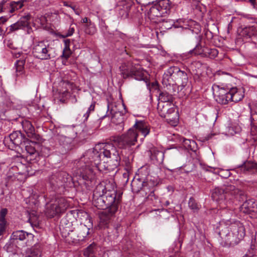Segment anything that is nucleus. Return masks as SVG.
<instances>
[{
    "label": "nucleus",
    "mask_w": 257,
    "mask_h": 257,
    "mask_svg": "<svg viewBox=\"0 0 257 257\" xmlns=\"http://www.w3.org/2000/svg\"><path fill=\"white\" fill-rule=\"evenodd\" d=\"M114 143H101L86 151L76 163L77 173L83 180L92 181L95 170L102 172L117 168L121 157Z\"/></svg>",
    "instance_id": "1"
},
{
    "label": "nucleus",
    "mask_w": 257,
    "mask_h": 257,
    "mask_svg": "<svg viewBox=\"0 0 257 257\" xmlns=\"http://www.w3.org/2000/svg\"><path fill=\"white\" fill-rule=\"evenodd\" d=\"M233 211L223 210V217L219 226L218 234L221 238L220 244L223 246H229L238 242L245 235V228L239 221L231 218Z\"/></svg>",
    "instance_id": "2"
},
{
    "label": "nucleus",
    "mask_w": 257,
    "mask_h": 257,
    "mask_svg": "<svg viewBox=\"0 0 257 257\" xmlns=\"http://www.w3.org/2000/svg\"><path fill=\"white\" fill-rule=\"evenodd\" d=\"M149 126L144 121L136 120L132 127L120 136L113 137L111 142L119 149H126L136 145L140 136L143 140L150 133Z\"/></svg>",
    "instance_id": "3"
},
{
    "label": "nucleus",
    "mask_w": 257,
    "mask_h": 257,
    "mask_svg": "<svg viewBox=\"0 0 257 257\" xmlns=\"http://www.w3.org/2000/svg\"><path fill=\"white\" fill-rule=\"evenodd\" d=\"M122 193L115 190H106L102 183L98 184L93 191V203L99 209L105 210L113 205H119Z\"/></svg>",
    "instance_id": "4"
},
{
    "label": "nucleus",
    "mask_w": 257,
    "mask_h": 257,
    "mask_svg": "<svg viewBox=\"0 0 257 257\" xmlns=\"http://www.w3.org/2000/svg\"><path fill=\"white\" fill-rule=\"evenodd\" d=\"M188 80L187 73L176 66H172L169 68L164 73L162 83L166 86L174 85L177 83L182 84H185Z\"/></svg>",
    "instance_id": "5"
},
{
    "label": "nucleus",
    "mask_w": 257,
    "mask_h": 257,
    "mask_svg": "<svg viewBox=\"0 0 257 257\" xmlns=\"http://www.w3.org/2000/svg\"><path fill=\"white\" fill-rule=\"evenodd\" d=\"M60 229L63 235H69L70 232L75 231L77 234V239L79 241L84 240L89 234V228L85 225L80 224L76 229L73 227L72 222L67 221L66 218L61 219L60 225Z\"/></svg>",
    "instance_id": "6"
},
{
    "label": "nucleus",
    "mask_w": 257,
    "mask_h": 257,
    "mask_svg": "<svg viewBox=\"0 0 257 257\" xmlns=\"http://www.w3.org/2000/svg\"><path fill=\"white\" fill-rule=\"evenodd\" d=\"M148 12L149 18L156 22L158 18L164 17L170 9V0H155Z\"/></svg>",
    "instance_id": "7"
},
{
    "label": "nucleus",
    "mask_w": 257,
    "mask_h": 257,
    "mask_svg": "<svg viewBox=\"0 0 257 257\" xmlns=\"http://www.w3.org/2000/svg\"><path fill=\"white\" fill-rule=\"evenodd\" d=\"M53 48L47 41H40L34 44L32 53L34 56L42 60H49L52 57Z\"/></svg>",
    "instance_id": "8"
},
{
    "label": "nucleus",
    "mask_w": 257,
    "mask_h": 257,
    "mask_svg": "<svg viewBox=\"0 0 257 257\" xmlns=\"http://www.w3.org/2000/svg\"><path fill=\"white\" fill-rule=\"evenodd\" d=\"M68 206L65 198L58 197L46 204L45 213L48 217L52 218L64 212Z\"/></svg>",
    "instance_id": "9"
},
{
    "label": "nucleus",
    "mask_w": 257,
    "mask_h": 257,
    "mask_svg": "<svg viewBox=\"0 0 257 257\" xmlns=\"http://www.w3.org/2000/svg\"><path fill=\"white\" fill-rule=\"evenodd\" d=\"M230 193L231 195L239 194L243 195V192L237 189H235L234 186H229L227 187H216L212 192V197L214 200L219 201L225 198V194Z\"/></svg>",
    "instance_id": "10"
},
{
    "label": "nucleus",
    "mask_w": 257,
    "mask_h": 257,
    "mask_svg": "<svg viewBox=\"0 0 257 257\" xmlns=\"http://www.w3.org/2000/svg\"><path fill=\"white\" fill-rule=\"evenodd\" d=\"M27 140L24 135L22 134L20 131H15L7 138H5L4 143L6 144L10 142L11 144L9 145V148L13 150L16 147L21 148Z\"/></svg>",
    "instance_id": "11"
},
{
    "label": "nucleus",
    "mask_w": 257,
    "mask_h": 257,
    "mask_svg": "<svg viewBox=\"0 0 257 257\" xmlns=\"http://www.w3.org/2000/svg\"><path fill=\"white\" fill-rule=\"evenodd\" d=\"M118 206L119 205H113L110 208L103 210L99 213L100 223L102 225H107L110 222L117 211Z\"/></svg>",
    "instance_id": "12"
},
{
    "label": "nucleus",
    "mask_w": 257,
    "mask_h": 257,
    "mask_svg": "<svg viewBox=\"0 0 257 257\" xmlns=\"http://www.w3.org/2000/svg\"><path fill=\"white\" fill-rule=\"evenodd\" d=\"M216 87L217 90L216 91L214 95L218 103L226 104L229 101H231L229 88L220 87L218 85L216 86Z\"/></svg>",
    "instance_id": "13"
},
{
    "label": "nucleus",
    "mask_w": 257,
    "mask_h": 257,
    "mask_svg": "<svg viewBox=\"0 0 257 257\" xmlns=\"http://www.w3.org/2000/svg\"><path fill=\"white\" fill-rule=\"evenodd\" d=\"M132 189L136 192H144L146 195L154 192L152 184L151 182H141V181H134L132 183Z\"/></svg>",
    "instance_id": "14"
},
{
    "label": "nucleus",
    "mask_w": 257,
    "mask_h": 257,
    "mask_svg": "<svg viewBox=\"0 0 257 257\" xmlns=\"http://www.w3.org/2000/svg\"><path fill=\"white\" fill-rule=\"evenodd\" d=\"M71 180V177L66 172H58L49 177L50 183L53 185H61Z\"/></svg>",
    "instance_id": "15"
},
{
    "label": "nucleus",
    "mask_w": 257,
    "mask_h": 257,
    "mask_svg": "<svg viewBox=\"0 0 257 257\" xmlns=\"http://www.w3.org/2000/svg\"><path fill=\"white\" fill-rule=\"evenodd\" d=\"M34 235L32 233H29L23 230H17L14 231L11 236V239L14 241V243L17 244L19 241L23 242L27 238H33ZM26 245V242H22L20 245L22 246H25Z\"/></svg>",
    "instance_id": "16"
},
{
    "label": "nucleus",
    "mask_w": 257,
    "mask_h": 257,
    "mask_svg": "<svg viewBox=\"0 0 257 257\" xmlns=\"http://www.w3.org/2000/svg\"><path fill=\"white\" fill-rule=\"evenodd\" d=\"M30 18V16L29 15H27L21 18L17 22L10 26L9 28L8 29L9 30L8 33H12L14 31L24 29L25 28L28 29L29 27Z\"/></svg>",
    "instance_id": "17"
},
{
    "label": "nucleus",
    "mask_w": 257,
    "mask_h": 257,
    "mask_svg": "<svg viewBox=\"0 0 257 257\" xmlns=\"http://www.w3.org/2000/svg\"><path fill=\"white\" fill-rule=\"evenodd\" d=\"M136 65V64H134L131 62H124L121 64L119 67V70L122 77L124 79L131 78Z\"/></svg>",
    "instance_id": "18"
},
{
    "label": "nucleus",
    "mask_w": 257,
    "mask_h": 257,
    "mask_svg": "<svg viewBox=\"0 0 257 257\" xmlns=\"http://www.w3.org/2000/svg\"><path fill=\"white\" fill-rule=\"evenodd\" d=\"M22 125L23 130L27 134L28 137L36 140H39L40 136L36 134L35 128L30 121L24 120L22 121Z\"/></svg>",
    "instance_id": "19"
},
{
    "label": "nucleus",
    "mask_w": 257,
    "mask_h": 257,
    "mask_svg": "<svg viewBox=\"0 0 257 257\" xmlns=\"http://www.w3.org/2000/svg\"><path fill=\"white\" fill-rule=\"evenodd\" d=\"M36 145V143L35 142L30 141L27 139L21 147L22 149L25 148L27 153L29 154L30 156L32 157V158H30V159H35L38 156V152L36 151L35 147Z\"/></svg>",
    "instance_id": "20"
},
{
    "label": "nucleus",
    "mask_w": 257,
    "mask_h": 257,
    "mask_svg": "<svg viewBox=\"0 0 257 257\" xmlns=\"http://www.w3.org/2000/svg\"><path fill=\"white\" fill-rule=\"evenodd\" d=\"M157 109L160 115L164 118H167L168 115L175 111L174 108L171 107V104L168 103H163L159 102Z\"/></svg>",
    "instance_id": "21"
},
{
    "label": "nucleus",
    "mask_w": 257,
    "mask_h": 257,
    "mask_svg": "<svg viewBox=\"0 0 257 257\" xmlns=\"http://www.w3.org/2000/svg\"><path fill=\"white\" fill-rule=\"evenodd\" d=\"M131 78L140 81L143 80L146 82L148 80L147 72L138 65H136Z\"/></svg>",
    "instance_id": "22"
},
{
    "label": "nucleus",
    "mask_w": 257,
    "mask_h": 257,
    "mask_svg": "<svg viewBox=\"0 0 257 257\" xmlns=\"http://www.w3.org/2000/svg\"><path fill=\"white\" fill-rule=\"evenodd\" d=\"M41 252V245L40 243H36L26 250L24 257H40Z\"/></svg>",
    "instance_id": "23"
},
{
    "label": "nucleus",
    "mask_w": 257,
    "mask_h": 257,
    "mask_svg": "<svg viewBox=\"0 0 257 257\" xmlns=\"http://www.w3.org/2000/svg\"><path fill=\"white\" fill-rule=\"evenodd\" d=\"M230 94V99L231 101L237 102L241 100L244 97V92L242 89H237L236 87L229 88Z\"/></svg>",
    "instance_id": "24"
},
{
    "label": "nucleus",
    "mask_w": 257,
    "mask_h": 257,
    "mask_svg": "<svg viewBox=\"0 0 257 257\" xmlns=\"http://www.w3.org/2000/svg\"><path fill=\"white\" fill-rule=\"evenodd\" d=\"M150 158L154 163L161 164L163 162L164 158V153L163 151L158 150L156 148H152L150 150Z\"/></svg>",
    "instance_id": "25"
},
{
    "label": "nucleus",
    "mask_w": 257,
    "mask_h": 257,
    "mask_svg": "<svg viewBox=\"0 0 257 257\" xmlns=\"http://www.w3.org/2000/svg\"><path fill=\"white\" fill-rule=\"evenodd\" d=\"M26 63V58L23 57L19 60H18L15 63V67L17 72V76H20L23 74L24 66Z\"/></svg>",
    "instance_id": "26"
},
{
    "label": "nucleus",
    "mask_w": 257,
    "mask_h": 257,
    "mask_svg": "<svg viewBox=\"0 0 257 257\" xmlns=\"http://www.w3.org/2000/svg\"><path fill=\"white\" fill-rule=\"evenodd\" d=\"M218 51L216 49L204 47V55L203 57L214 59L218 55Z\"/></svg>",
    "instance_id": "27"
},
{
    "label": "nucleus",
    "mask_w": 257,
    "mask_h": 257,
    "mask_svg": "<svg viewBox=\"0 0 257 257\" xmlns=\"http://www.w3.org/2000/svg\"><path fill=\"white\" fill-rule=\"evenodd\" d=\"M17 244L16 243H14V241L10 238V241L6 244L4 248L8 252L15 254L17 252V248L20 247L17 246Z\"/></svg>",
    "instance_id": "28"
},
{
    "label": "nucleus",
    "mask_w": 257,
    "mask_h": 257,
    "mask_svg": "<svg viewBox=\"0 0 257 257\" xmlns=\"http://www.w3.org/2000/svg\"><path fill=\"white\" fill-rule=\"evenodd\" d=\"M26 0H21L18 2H12L10 4L9 12L13 13L16 11L21 9L24 6V3Z\"/></svg>",
    "instance_id": "29"
},
{
    "label": "nucleus",
    "mask_w": 257,
    "mask_h": 257,
    "mask_svg": "<svg viewBox=\"0 0 257 257\" xmlns=\"http://www.w3.org/2000/svg\"><path fill=\"white\" fill-rule=\"evenodd\" d=\"M254 163L251 161H246L244 162L242 165L238 166V168L240 171L244 173L247 171L254 172Z\"/></svg>",
    "instance_id": "30"
},
{
    "label": "nucleus",
    "mask_w": 257,
    "mask_h": 257,
    "mask_svg": "<svg viewBox=\"0 0 257 257\" xmlns=\"http://www.w3.org/2000/svg\"><path fill=\"white\" fill-rule=\"evenodd\" d=\"M179 25H176V26L177 27H181V28H182L183 29H185V30L188 29V30L191 31L192 32H194V30L192 29V26L193 25L196 26V29L198 30H199V28H200L199 25L198 23H197L194 21H190L189 22V24L187 25L188 27H186V26H187L186 25H185V24H184L183 25H181V23H184V22L183 20H179Z\"/></svg>",
    "instance_id": "31"
},
{
    "label": "nucleus",
    "mask_w": 257,
    "mask_h": 257,
    "mask_svg": "<svg viewBox=\"0 0 257 257\" xmlns=\"http://www.w3.org/2000/svg\"><path fill=\"white\" fill-rule=\"evenodd\" d=\"M160 102L165 103V102H170L173 101V96L167 92H162L159 95Z\"/></svg>",
    "instance_id": "32"
},
{
    "label": "nucleus",
    "mask_w": 257,
    "mask_h": 257,
    "mask_svg": "<svg viewBox=\"0 0 257 257\" xmlns=\"http://www.w3.org/2000/svg\"><path fill=\"white\" fill-rule=\"evenodd\" d=\"M180 141L182 142L183 147L187 150H192L196 144L195 141L189 139H186L184 138H181Z\"/></svg>",
    "instance_id": "33"
},
{
    "label": "nucleus",
    "mask_w": 257,
    "mask_h": 257,
    "mask_svg": "<svg viewBox=\"0 0 257 257\" xmlns=\"http://www.w3.org/2000/svg\"><path fill=\"white\" fill-rule=\"evenodd\" d=\"M191 55H200L203 57L204 55V47H202L199 44L189 52Z\"/></svg>",
    "instance_id": "34"
},
{
    "label": "nucleus",
    "mask_w": 257,
    "mask_h": 257,
    "mask_svg": "<svg viewBox=\"0 0 257 257\" xmlns=\"http://www.w3.org/2000/svg\"><path fill=\"white\" fill-rule=\"evenodd\" d=\"M96 31L95 25L90 21L85 25L84 32L86 34L92 35L95 33Z\"/></svg>",
    "instance_id": "35"
},
{
    "label": "nucleus",
    "mask_w": 257,
    "mask_h": 257,
    "mask_svg": "<svg viewBox=\"0 0 257 257\" xmlns=\"http://www.w3.org/2000/svg\"><path fill=\"white\" fill-rule=\"evenodd\" d=\"M256 32L257 31L256 28L253 26H251L244 28L242 33L243 35L250 38L251 37L255 35Z\"/></svg>",
    "instance_id": "36"
},
{
    "label": "nucleus",
    "mask_w": 257,
    "mask_h": 257,
    "mask_svg": "<svg viewBox=\"0 0 257 257\" xmlns=\"http://www.w3.org/2000/svg\"><path fill=\"white\" fill-rule=\"evenodd\" d=\"M95 250V245L91 244L88 246L84 251V255L85 257H94Z\"/></svg>",
    "instance_id": "37"
},
{
    "label": "nucleus",
    "mask_w": 257,
    "mask_h": 257,
    "mask_svg": "<svg viewBox=\"0 0 257 257\" xmlns=\"http://www.w3.org/2000/svg\"><path fill=\"white\" fill-rule=\"evenodd\" d=\"M188 206L189 208L194 211H196L199 209V207L194 199L191 197L188 202Z\"/></svg>",
    "instance_id": "38"
},
{
    "label": "nucleus",
    "mask_w": 257,
    "mask_h": 257,
    "mask_svg": "<svg viewBox=\"0 0 257 257\" xmlns=\"http://www.w3.org/2000/svg\"><path fill=\"white\" fill-rule=\"evenodd\" d=\"M95 102L93 101L89 107L87 112L86 113L84 114V117H85V119H87L88 117L89 116V114L91 112L93 111L95 108Z\"/></svg>",
    "instance_id": "39"
},
{
    "label": "nucleus",
    "mask_w": 257,
    "mask_h": 257,
    "mask_svg": "<svg viewBox=\"0 0 257 257\" xmlns=\"http://www.w3.org/2000/svg\"><path fill=\"white\" fill-rule=\"evenodd\" d=\"M71 53L72 52L70 48H64L61 57L65 58L67 60L68 58L70 57Z\"/></svg>",
    "instance_id": "40"
},
{
    "label": "nucleus",
    "mask_w": 257,
    "mask_h": 257,
    "mask_svg": "<svg viewBox=\"0 0 257 257\" xmlns=\"http://www.w3.org/2000/svg\"><path fill=\"white\" fill-rule=\"evenodd\" d=\"M8 213V210L6 208H3L0 211V222H6L5 217Z\"/></svg>",
    "instance_id": "41"
},
{
    "label": "nucleus",
    "mask_w": 257,
    "mask_h": 257,
    "mask_svg": "<svg viewBox=\"0 0 257 257\" xmlns=\"http://www.w3.org/2000/svg\"><path fill=\"white\" fill-rule=\"evenodd\" d=\"M63 139H65V145L70 144L72 142L73 138L64 136L62 135L59 137V141H63Z\"/></svg>",
    "instance_id": "42"
},
{
    "label": "nucleus",
    "mask_w": 257,
    "mask_h": 257,
    "mask_svg": "<svg viewBox=\"0 0 257 257\" xmlns=\"http://www.w3.org/2000/svg\"><path fill=\"white\" fill-rule=\"evenodd\" d=\"M74 31H75V28L74 27H72L71 26H70V28H69V29L68 30V32L66 34L62 35V37L65 38L66 37L71 36L73 34V33H74Z\"/></svg>",
    "instance_id": "43"
},
{
    "label": "nucleus",
    "mask_w": 257,
    "mask_h": 257,
    "mask_svg": "<svg viewBox=\"0 0 257 257\" xmlns=\"http://www.w3.org/2000/svg\"><path fill=\"white\" fill-rule=\"evenodd\" d=\"M122 162L124 163V165L125 166V169L127 170H129L131 169V161L130 160L126 157H125L123 160Z\"/></svg>",
    "instance_id": "44"
},
{
    "label": "nucleus",
    "mask_w": 257,
    "mask_h": 257,
    "mask_svg": "<svg viewBox=\"0 0 257 257\" xmlns=\"http://www.w3.org/2000/svg\"><path fill=\"white\" fill-rule=\"evenodd\" d=\"M6 222H1L0 223V235H2L6 231Z\"/></svg>",
    "instance_id": "45"
},
{
    "label": "nucleus",
    "mask_w": 257,
    "mask_h": 257,
    "mask_svg": "<svg viewBox=\"0 0 257 257\" xmlns=\"http://www.w3.org/2000/svg\"><path fill=\"white\" fill-rule=\"evenodd\" d=\"M224 173V172H223V171H220V175L221 177H223V178H227V177H229V176H230V172H229V171L227 170V171H226L224 172V173Z\"/></svg>",
    "instance_id": "46"
},
{
    "label": "nucleus",
    "mask_w": 257,
    "mask_h": 257,
    "mask_svg": "<svg viewBox=\"0 0 257 257\" xmlns=\"http://www.w3.org/2000/svg\"><path fill=\"white\" fill-rule=\"evenodd\" d=\"M234 128L235 129V130H234L235 134L238 133L241 131V128L239 126H232L231 127L230 130L234 131Z\"/></svg>",
    "instance_id": "47"
},
{
    "label": "nucleus",
    "mask_w": 257,
    "mask_h": 257,
    "mask_svg": "<svg viewBox=\"0 0 257 257\" xmlns=\"http://www.w3.org/2000/svg\"><path fill=\"white\" fill-rule=\"evenodd\" d=\"M250 203H253V201L251 200H249L248 201H246L243 203L242 205L244 208H247L249 210L251 211V209L250 208L251 207L250 206L248 205Z\"/></svg>",
    "instance_id": "48"
},
{
    "label": "nucleus",
    "mask_w": 257,
    "mask_h": 257,
    "mask_svg": "<svg viewBox=\"0 0 257 257\" xmlns=\"http://www.w3.org/2000/svg\"><path fill=\"white\" fill-rule=\"evenodd\" d=\"M65 47L70 48V40L69 39H66L64 41Z\"/></svg>",
    "instance_id": "49"
},
{
    "label": "nucleus",
    "mask_w": 257,
    "mask_h": 257,
    "mask_svg": "<svg viewBox=\"0 0 257 257\" xmlns=\"http://www.w3.org/2000/svg\"><path fill=\"white\" fill-rule=\"evenodd\" d=\"M8 19L5 17H0V25L4 24L7 21Z\"/></svg>",
    "instance_id": "50"
},
{
    "label": "nucleus",
    "mask_w": 257,
    "mask_h": 257,
    "mask_svg": "<svg viewBox=\"0 0 257 257\" xmlns=\"http://www.w3.org/2000/svg\"><path fill=\"white\" fill-rule=\"evenodd\" d=\"M88 21H89L88 19L87 18H86V17H85V18H83L82 19L81 22L82 23H87V24H88V23L89 22Z\"/></svg>",
    "instance_id": "51"
},
{
    "label": "nucleus",
    "mask_w": 257,
    "mask_h": 257,
    "mask_svg": "<svg viewBox=\"0 0 257 257\" xmlns=\"http://www.w3.org/2000/svg\"><path fill=\"white\" fill-rule=\"evenodd\" d=\"M251 4L253 6L254 8H256V7L257 5L255 3V0H248Z\"/></svg>",
    "instance_id": "52"
},
{
    "label": "nucleus",
    "mask_w": 257,
    "mask_h": 257,
    "mask_svg": "<svg viewBox=\"0 0 257 257\" xmlns=\"http://www.w3.org/2000/svg\"><path fill=\"white\" fill-rule=\"evenodd\" d=\"M181 0H173V3L174 5H177L180 3H181Z\"/></svg>",
    "instance_id": "53"
},
{
    "label": "nucleus",
    "mask_w": 257,
    "mask_h": 257,
    "mask_svg": "<svg viewBox=\"0 0 257 257\" xmlns=\"http://www.w3.org/2000/svg\"><path fill=\"white\" fill-rule=\"evenodd\" d=\"M72 101L73 103H76L77 101V98L75 96H73L72 98Z\"/></svg>",
    "instance_id": "54"
},
{
    "label": "nucleus",
    "mask_w": 257,
    "mask_h": 257,
    "mask_svg": "<svg viewBox=\"0 0 257 257\" xmlns=\"http://www.w3.org/2000/svg\"><path fill=\"white\" fill-rule=\"evenodd\" d=\"M253 172H257V163H254Z\"/></svg>",
    "instance_id": "55"
},
{
    "label": "nucleus",
    "mask_w": 257,
    "mask_h": 257,
    "mask_svg": "<svg viewBox=\"0 0 257 257\" xmlns=\"http://www.w3.org/2000/svg\"><path fill=\"white\" fill-rule=\"evenodd\" d=\"M62 85H65L66 86V85H69V82L68 81H63L61 82Z\"/></svg>",
    "instance_id": "56"
},
{
    "label": "nucleus",
    "mask_w": 257,
    "mask_h": 257,
    "mask_svg": "<svg viewBox=\"0 0 257 257\" xmlns=\"http://www.w3.org/2000/svg\"><path fill=\"white\" fill-rule=\"evenodd\" d=\"M64 6H67V7H71L73 10L74 11H75V10H76V9H75V7H73V6H70L69 5H68L67 4H65V3H64Z\"/></svg>",
    "instance_id": "57"
},
{
    "label": "nucleus",
    "mask_w": 257,
    "mask_h": 257,
    "mask_svg": "<svg viewBox=\"0 0 257 257\" xmlns=\"http://www.w3.org/2000/svg\"><path fill=\"white\" fill-rule=\"evenodd\" d=\"M4 30L0 26V36H2L4 34Z\"/></svg>",
    "instance_id": "58"
},
{
    "label": "nucleus",
    "mask_w": 257,
    "mask_h": 257,
    "mask_svg": "<svg viewBox=\"0 0 257 257\" xmlns=\"http://www.w3.org/2000/svg\"><path fill=\"white\" fill-rule=\"evenodd\" d=\"M63 94L64 95L66 96L67 94L68 93V89L66 88V89L63 91Z\"/></svg>",
    "instance_id": "59"
},
{
    "label": "nucleus",
    "mask_w": 257,
    "mask_h": 257,
    "mask_svg": "<svg viewBox=\"0 0 257 257\" xmlns=\"http://www.w3.org/2000/svg\"><path fill=\"white\" fill-rule=\"evenodd\" d=\"M170 204V202L169 201H166L164 203V206H168Z\"/></svg>",
    "instance_id": "60"
},
{
    "label": "nucleus",
    "mask_w": 257,
    "mask_h": 257,
    "mask_svg": "<svg viewBox=\"0 0 257 257\" xmlns=\"http://www.w3.org/2000/svg\"><path fill=\"white\" fill-rule=\"evenodd\" d=\"M3 5L0 4V13L3 11Z\"/></svg>",
    "instance_id": "61"
},
{
    "label": "nucleus",
    "mask_w": 257,
    "mask_h": 257,
    "mask_svg": "<svg viewBox=\"0 0 257 257\" xmlns=\"http://www.w3.org/2000/svg\"><path fill=\"white\" fill-rule=\"evenodd\" d=\"M29 221L30 223L33 225V223L32 222V219L31 217H30L29 218Z\"/></svg>",
    "instance_id": "62"
},
{
    "label": "nucleus",
    "mask_w": 257,
    "mask_h": 257,
    "mask_svg": "<svg viewBox=\"0 0 257 257\" xmlns=\"http://www.w3.org/2000/svg\"><path fill=\"white\" fill-rule=\"evenodd\" d=\"M63 145H65V139H63V141H59Z\"/></svg>",
    "instance_id": "63"
},
{
    "label": "nucleus",
    "mask_w": 257,
    "mask_h": 257,
    "mask_svg": "<svg viewBox=\"0 0 257 257\" xmlns=\"http://www.w3.org/2000/svg\"><path fill=\"white\" fill-rule=\"evenodd\" d=\"M74 12H75V13L76 15H79V11H78V10H77V9H76V10H75V11H74Z\"/></svg>",
    "instance_id": "64"
}]
</instances>
